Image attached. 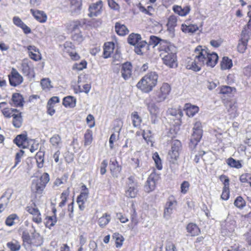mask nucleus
I'll return each instance as SVG.
<instances>
[{"mask_svg":"<svg viewBox=\"0 0 251 251\" xmlns=\"http://www.w3.org/2000/svg\"><path fill=\"white\" fill-rule=\"evenodd\" d=\"M195 55L198 63L201 66L214 67L218 62V56L215 52L210 53L205 47L198 46L195 49Z\"/></svg>","mask_w":251,"mask_h":251,"instance_id":"obj_1","label":"nucleus"},{"mask_svg":"<svg viewBox=\"0 0 251 251\" xmlns=\"http://www.w3.org/2000/svg\"><path fill=\"white\" fill-rule=\"evenodd\" d=\"M163 43V49L160 51V56L163 63L171 68L177 66L176 57V49L175 46L170 43L168 46H164Z\"/></svg>","mask_w":251,"mask_h":251,"instance_id":"obj_2","label":"nucleus"},{"mask_svg":"<svg viewBox=\"0 0 251 251\" xmlns=\"http://www.w3.org/2000/svg\"><path fill=\"white\" fill-rule=\"evenodd\" d=\"M158 76L155 72H151L144 76L136 84L137 87L145 93L151 92L157 83Z\"/></svg>","mask_w":251,"mask_h":251,"instance_id":"obj_3","label":"nucleus"},{"mask_svg":"<svg viewBox=\"0 0 251 251\" xmlns=\"http://www.w3.org/2000/svg\"><path fill=\"white\" fill-rule=\"evenodd\" d=\"M49 180V175L46 173H44L40 177H35L32 180L31 186L32 192L41 194Z\"/></svg>","mask_w":251,"mask_h":251,"instance_id":"obj_4","label":"nucleus"},{"mask_svg":"<svg viewBox=\"0 0 251 251\" xmlns=\"http://www.w3.org/2000/svg\"><path fill=\"white\" fill-rule=\"evenodd\" d=\"M22 239L23 245L25 247L26 249H27L26 245L28 247L31 245L38 247L40 246L43 243V241L39 234L35 232L32 233V237H31L28 232L24 231L22 234Z\"/></svg>","mask_w":251,"mask_h":251,"instance_id":"obj_5","label":"nucleus"},{"mask_svg":"<svg viewBox=\"0 0 251 251\" xmlns=\"http://www.w3.org/2000/svg\"><path fill=\"white\" fill-rule=\"evenodd\" d=\"M126 196L130 198H135L139 192V184L133 176H130L126 182Z\"/></svg>","mask_w":251,"mask_h":251,"instance_id":"obj_6","label":"nucleus"},{"mask_svg":"<svg viewBox=\"0 0 251 251\" xmlns=\"http://www.w3.org/2000/svg\"><path fill=\"white\" fill-rule=\"evenodd\" d=\"M171 91L170 86L167 83H164L159 89L154 92L150 97L151 101L160 102L165 100Z\"/></svg>","mask_w":251,"mask_h":251,"instance_id":"obj_7","label":"nucleus"},{"mask_svg":"<svg viewBox=\"0 0 251 251\" xmlns=\"http://www.w3.org/2000/svg\"><path fill=\"white\" fill-rule=\"evenodd\" d=\"M153 101L148 102V100H146V103L151 116V122L153 124H155L158 122L160 111L159 108Z\"/></svg>","mask_w":251,"mask_h":251,"instance_id":"obj_8","label":"nucleus"},{"mask_svg":"<svg viewBox=\"0 0 251 251\" xmlns=\"http://www.w3.org/2000/svg\"><path fill=\"white\" fill-rule=\"evenodd\" d=\"M159 178L158 175L155 173H152L149 176L144 186L145 192L150 193L154 190L156 183Z\"/></svg>","mask_w":251,"mask_h":251,"instance_id":"obj_9","label":"nucleus"},{"mask_svg":"<svg viewBox=\"0 0 251 251\" xmlns=\"http://www.w3.org/2000/svg\"><path fill=\"white\" fill-rule=\"evenodd\" d=\"M181 147V143L179 140H173L171 143V149L168 152V157L174 159L178 158Z\"/></svg>","mask_w":251,"mask_h":251,"instance_id":"obj_10","label":"nucleus"},{"mask_svg":"<svg viewBox=\"0 0 251 251\" xmlns=\"http://www.w3.org/2000/svg\"><path fill=\"white\" fill-rule=\"evenodd\" d=\"M8 78L10 84L14 87L21 84L23 81L22 76L14 68L12 69L10 74L8 75Z\"/></svg>","mask_w":251,"mask_h":251,"instance_id":"obj_11","label":"nucleus"},{"mask_svg":"<svg viewBox=\"0 0 251 251\" xmlns=\"http://www.w3.org/2000/svg\"><path fill=\"white\" fill-rule=\"evenodd\" d=\"M102 8V2L101 0H99L95 3H92L89 7V17H97L100 15L101 13Z\"/></svg>","mask_w":251,"mask_h":251,"instance_id":"obj_12","label":"nucleus"},{"mask_svg":"<svg viewBox=\"0 0 251 251\" xmlns=\"http://www.w3.org/2000/svg\"><path fill=\"white\" fill-rule=\"evenodd\" d=\"M109 167L112 176L117 177L121 172L122 167L119 164L115 158H112L110 160Z\"/></svg>","mask_w":251,"mask_h":251,"instance_id":"obj_13","label":"nucleus"},{"mask_svg":"<svg viewBox=\"0 0 251 251\" xmlns=\"http://www.w3.org/2000/svg\"><path fill=\"white\" fill-rule=\"evenodd\" d=\"M85 24V20L69 21L66 24V28L70 31H75L82 27Z\"/></svg>","mask_w":251,"mask_h":251,"instance_id":"obj_14","label":"nucleus"},{"mask_svg":"<svg viewBox=\"0 0 251 251\" xmlns=\"http://www.w3.org/2000/svg\"><path fill=\"white\" fill-rule=\"evenodd\" d=\"M132 70V66L130 62H126L122 65L121 73L125 80H127L130 77Z\"/></svg>","mask_w":251,"mask_h":251,"instance_id":"obj_15","label":"nucleus"},{"mask_svg":"<svg viewBox=\"0 0 251 251\" xmlns=\"http://www.w3.org/2000/svg\"><path fill=\"white\" fill-rule=\"evenodd\" d=\"M163 43H165L164 46H168L170 43L167 42L165 40H162L157 36L151 35L150 37V41L149 44L150 45L153 46V47L159 45V50H162L163 49Z\"/></svg>","mask_w":251,"mask_h":251,"instance_id":"obj_16","label":"nucleus"},{"mask_svg":"<svg viewBox=\"0 0 251 251\" xmlns=\"http://www.w3.org/2000/svg\"><path fill=\"white\" fill-rule=\"evenodd\" d=\"M176 201H168L166 202L164 211V217L168 219L176 208Z\"/></svg>","mask_w":251,"mask_h":251,"instance_id":"obj_17","label":"nucleus"},{"mask_svg":"<svg viewBox=\"0 0 251 251\" xmlns=\"http://www.w3.org/2000/svg\"><path fill=\"white\" fill-rule=\"evenodd\" d=\"M11 100L13 104L10 103L11 105L15 107H23L24 103V99L22 95L20 93H13L12 96Z\"/></svg>","mask_w":251,"mask_h":251,"instance_id":"obj_18","label":"nucleus"},{"mask_svg":"<svg viewBox=\"0 0 251 251\" xmlns=\"http://www.w3.org/2000/svg\"><path fill=\"white\" fill-rule=\"evenodd\" d=\"M30 11L34 18L38 22L42 23L46 22L47 20V16L44 11L38 10H34L33 9H31Z\"/></svg>","mask_w":251,"mask_h":251,"instance_id":"obj_19","label":"nucleus"},{"mask_svg":"<svg viewBox=\"0 0 251 251\" xmlns=\"http://www.w3.org/2000/svg\"><path fill=\"white\" fill-rule=\"evenodd\" d=\"M89 192H81L77 198L76 202L78 205L79 208L82 211L84 209L85 203L87 200Z\"/></svg>","mask_w":251,"mask_h":251,"instance_id":"obj_20","label":"nucleus"},{"mask_svg":"<svg viewBox=\"0 0 251 251\" xmlns=\"http://www.w3.org/2000/svg\"><path fill=\"white\" fill-rule=\"evenodd\" d=\"M190 6H185L182 7L178 5H174L173 7V11L180 16H186L190 11Z\"/></svg>","mask_w":251,"mask_h":251,"instance_id":"obj_21","label":"nucleus"},{"mask_svg":"<svg viewBox=\"0 0 251 251\" xmlns=\"http://www.w3.org/2000/svg\"><path fill=\"white\" fill-rule=\"evenodd\" d=\"M235 229L234 225L233 224L226 223L222 225L221 232L223 236H230Z\"/></svg>","mask_w":251,"mask_h":251,"instance_id":"obj_22","label":"nucleus"},{"mask_svg":"<svg viewBox=\"0 0 251 251\" xmlns=\"http://www.w3.org/2000/svg\"><path fill=\"white\" fill-rule=\"evenodd\" d=\"M70 1L72 12L74 14H79L81 9V0H70Z\"/></svg>","mask_w":251,"mask_h":251,"instance_id":"obj_23","label":"nucleus"},{"mask_svg":"<svg viewBox=\"0 0 251 251\" xmlns=\"http://www.w3.org/2000/svg\"><path fill=\"white\" fill-rule=\"evenodd\" d=\"M115 45L113 42H107L104 44L103 48V57L107 58L113 52Z\"/></svg>","mask_w":251,"mask_h":251,"instance_id":"obj_24","label":"nucleus"},{"mask_svg":"<svg viewBox=\"0 0 251 251\" xmlns=\"http://www.w3.org/2000/svg\"><path fill=\"white\" fill-rule=\"evenodd\" d=\"M27 134H21L18 135L14 139V143L19 148L23 149L26 148V147L23 144L27 140Z\"/></svg>","mask_w":251,"mask_h":251,"instance_id":"obj_25","label":"nucleus"},{"mask_svg":"<svg viewBox=\"0 0 251 251\" xmlns=\"http://www.w3.org/2000/svg\"><path fill=\"white\" fill-rule=\"evenodd\" d=\"M50 142L51 145L56 149L59 150L62 145L61 138L58 134H55L52 136L50 140Z\"/></svg>","mask_w":251,"mask_h":251,"instance_id":"obj_26","label":"nucleus"},{"mask_svg":"<svg viewBox=\"0 0 251 251\" xmlns=\"http://www.w3.org/2000/svg\"><path fill=\"white\" fill-rule=\"evenodd\" d=\"M184 108L186 113L189 117H193L199 111V107L198 106L192 105L189 103L185 104Z\"/></svg>","mask_w":251,"mask_h":251,"instance_id":"obj_27","label":"nucleus"},{"mask_svg":"<svg viewBox=\"0 0 251 251\" xmlns=\"http://www.w3.org/2000/svg\"><path fill=\"white\" fill-rule=\"evenodd\" d=\"M201 65L198 63L197 58L195 57L194 60H191L187 62L186 68L195 72L199 71L201 69Z\"/></svg>","mask_w":251,"mask_h":251,"instance_id":"obj_28","label":"nucleus"},{"mask_svg":"<svg viewBox=\"0 0 251 251\" xmlns=\"http://www.w3.org/2000/svg\"><path fill=\"white\" fill-rule=\"evenodd\" d=\"M202 129L193 130V133L191 138V143L195 146L197 145L202 137Z\"/></svg>","mask_w":251,"mask_h":251,"instance_id":"obj_29","label":"nucleus"},{"mask_svg":"<svg viewBox=\"0 0 251 251\" xmlns=\"http://www.w3.org/2000/svg\"><path fill=\"white\" fill-rule=\"evenodd\" d=\"M226 108L231 117L234 118L237 116V107L235 103L228 102L226 104Z\"/></svg>","mask_w":251,"mask_h":251,"instance_id":"obj_30","label":"nucleus"},{"mask_svg":"<svg viewBox=\"0 0 251 251\" xmlns=\"http://www.w3.org/2000/svg\"><path fill=\"white\" fill-rule=\"evenodd\" d=\"M186 229L191 236H196L200 232V230L197 225L194 223H189L186 227Z\"/></svg>","mask_w":251,"mask_h":251,"instance_id":"obj_31","label":"nucleus"},{"mask_svg":"<svg viewBox=\"0 0 251 251\" xmlns=\"http://www.w3.org/2000/svg\"><path fill=\"white\" fill-rule=\"evenodd\" d=\"M115 28L117 33L121 36H124L128 32L127 27L124 25H122L119 23L115 24Z\"/></svg>","mask_w":251,"mask_h":251,"instance_id":"obj_32","label":"nucleus"},{"mask_svg":"<svg viewBox=\"0 0 251 251\" xmlns=\"http://www.w3.org/2000/svg\"><path fill=\"white\" fill-rule=\"evenodd\" d=\"M131 119L132 123L134 127H139L142 122V118L138 115V113L134 111L131 114Z\"/></svg>","mask_w":251,"mask_h":251,"instance_id":"obj_33","label":"nucleus"},{"mask_svg":"<svg viewBox=\"0 0 251 251\" xmlns=\"http://www.w3.org/2000/svg\"><path fill=\"white\" fill-rule=\"evenodd\" d=\"M63 104L66 107H74L76 104V100L72 96H67L63 99Z\"/></svg>","mask_w":251,"mask_h":251,"instance_id":"obj_34","label":"nucleus"},{"mask_svg":"<svg viewBox=\"0 0 251 251\" xmlns=\"http://www.w3.org/2000/svg\"><path fill=\"white\" fill-rule=\"evenodd\" d=\"M111 217L110 214L105 213L98 220V224L100 227H104L110 221Z\"/></svg>","mask_w":251,"mask_h":251,"instance_id":"obj_35","label":"nucleus"},{"mask_svg":"<svg viewBox=\"0 0 251 251\" xmlns=\"http://www.w3.org/2000/svg\"><path fill=\"white\" fill-rule=\"evenodd\" d=\"M141 40V35L137 33H131L130 34L128 37L127 40L128 43L131 45L135 46L136 45L139 41Z\"/></svg>","mask_w":251,"mask_h":251,"instance_id":"obj_36","label":"nucleus"},{"mask_svg":"<svg viewBox=\"0 0 251 251\" xmlns=\"http://www.w3.org/2000/svg\"><path fill=\"white\" fill-rule=\"evenodd\" d=\"M248 38L245 37L242 38L239 42L237 50L240 53H244L247 49Z\"/></svg>","mask_w":251,"mask_h":251,"instance_id":"obj_37","label":"nucleus"},{"mask_svg":"<svg viewBox=\"0 0 251 251\" xmlns=\"http://www.w3.org/2000/svg\"><path fill=\"white\" fill-rule=\"evenodd\" d=\"M21 113L17 114H13V125L16 128H20L22 125L23 119L21 116Z\"/></svg>","mask_w":251,"mask_h":251,"instance_id":"obj_38","label":"nucleus"},{"mask_svg":"<svg viewBox=\"0 0 251 251\" xmlns=\"http://www.w3.org/2000/svg\"><path fill=\"white\" fill-rule=\"evenodd\" d=\"M232 66V60L227 57H224L221 62V67L222 70L229 69Z\"/></svg>","mask_w":251,"mask_h":251,"instance_id":"obj_39","label":"nucleus"},{"mask_svg":"<svg viewBox=\"0 0 251 251\" xmlns=\"http://www.w3.org/2000/svg\"><path fill=\"white\" fill-rule=\"evenodd\" d=\"M93 141V133L92 130L87 129L84 134V145L87 146L90 145Z\"/></svg>","mask_w":251,"mask_h":251,"instance_id":"obj_40","label":"nucleus"},{"mask_svg":"<svg viewBox=\"0 0 251 251\" xmlns=\"http://www.w3.org/2000/svg\"><path fill=\"white\" fill-rule=\"evenodd\" d=\"M45 226L50 229L57 222V218L55 216L47 217L45 219Z\"/></svg>","mask_w":251,"mask_h":251,"instance_id":"obj_41","label":"nucleus"},{"mask_svg":"<svg viewBox=\"0 0 251 251\" xmlns=\"http://www.w3.org/2000/svg\"><path fill=\"white\" fill-rule=\"evenodd\" d=\"M168 159L170 162V167L172 171L176 173L178 170V164L177 160L178 158L172 159L171 157H168Z\"/></svg>","mask_w":251,"mask_h":251,"instance_id":"obj_42","label":"nucleus"},{"mask_svg":"<svg viewBox=\"0 0 251 251\" xmlns=\"http://www.w3.org/2000/svg\"><path fill=\"white\" fill-rule=\"evenodd\" d=\"M226 163L230 167L240 169L242 167V164L239 161L236 160L232 157L229 158L227 160Z\"/></svg>","mask_w":251,"mask_h":251,"instance_id":"obj_43","label":"nucleus"},{"mask_svg":"<svg viewBox=\"0 0 251 251\" xmlns=\"http://www.w3.org/2000/svg\"><path fill=\"white\" fill-rule=\"evenodd\" d=\"M7 247L11 251H18L21 248V246L18 242L14 241L7 243Z\"/></svg>","mask_w":251,"mask_h":251,"instance_id":"obj_44","label":"nucleus"},{"mask_svg":"<svg viewBox=\"0 0 251 251\" xmlns=\"http://www.w3.org/2000/svg\"><path fill=\"white\" fill-rule=\"evenodd\" d=\"M234 205L239 209H243L246 205V201L241 196L237 197L234 202Z\"/></svg>","mask_w":251,"mask_h":251,"instance_id":"obj_45","label":"nucleus"},{"mask_svg":"<svg viewBox=\"0 0 251 251\" xmlns=\"http://www.w3.org/2000/svg\"><path fill=\"white\" fill-rule=\"evenodd\" d=\"M152 158L155 163V165L158 170H161L162 169V164L161 160L157 152L153 154Z\"/></svg>","mask_w":251,"mask_h":251,"instance_id":"obj_46","label":"nucleus"},{"mask_svg":"<svg viewBox=\"0 0 251 251\" xmlns=\"http://www.w3.org/2000/svg\"><path fill=\"white\" fill-rule=\"evenodd\" d=\"M19 218L16 214L10 215L5 220V224L9 226H13L15 224V220H18Z\"/></svg>","mask_w":251,"mask_h":251,"instance_id":"obj_47","label":"nucleus"},{"mask_svg":"<svg viewBox=\"0 0 251 251\" xmlns=\"http://www.w3.org/2000/svg\"><path fill=\"white\" fill-rule=\"evenodd\" d=\"M69 195V188H68V189L64 191L61 194L60 198L61 199L62 201L59 204V206L60 207H62L65 205L67 201V197H68Z\"/></svg>","mask_w":251,"mask_h":251,"instance_id":"obj_48","label":"nucleus"},{"mask_svg":"<svg viewBox=\"0 0 251 251\" xmlns=\"http://www.w3.org/2000/svg\"><path fill=\"white\" fill-rule=\"evenodd\" d=\"M143 137L145 140L147 142L148 144H151V146H153L152 137L151 135V132L150 130L148 131V132H146L145 131H143Z\"/></svg>","mask_w":251,"mask_h":251,"instance_id":"obj_49","label":"nucleus"},{"mask_svg":"<svg viewBox=\"0 0 251 251\" xmlns=\"http://www.w3.org/2000/svg\"><path fill=\"white\" fill-rule=\"evenodd\" d=\"M51 81L49 78H43L41 80V85L43 89L50 90L52 86L50 84Z\"/></svg>","mask_w":251,"mask_h":251,"instance_id":"obj_50","label":"nucleus"},{"mask_svg":"<svg viewBox=\"0 0 251 251\" xmlns=\"http://www.w3.org/2000/svg\"><path fill=\"white\" fill-rule=\"evenodd\" d=\"M24 153H25V151L23 150H21L19 152H18L16 154L15 159V164L12 167L11 169H13L14 168H15L17 166V165L21 162V158H22V156H23Z\"/></svg>","mask_w":251,"mask_h":251,"instance_id":"obj_51","label":"nucleus"},{"mask_svg":"<svg viewBox=\"0 0 251 251\" xmlns=\"http://www.w3.org/2000/svg\"><path fill=\"white\" fill-rule=\"evenodd\" d=\"M168 113L171 115L180 118L182 116V112L180 109L171 108L168 110Z\"/></svg>","mask_w":251,"mask_h":251,"instance_id":"obj_52","label":"nucleus"},{"mask_svg":"<svg viewBox=\"0 0 251 251\" xmlns=\"http://www.w3.org/2000/svg\"><path fill=\"white\" fill-rule=\"evenodd\" d=\"M177 18L175 15H171L168 20L167 25L170 27H173L176 25Z\"/></svg>","mask_w":251,"mask_h":251,"instance_id":"obj_53","label":"nucleus"},{"mask_svg":"<svg viewBox=\"0 0 251 251\" xmlns=\"http://www.w3.org/2000/svg\"><path fill=\"white\" fill-rule=\"evenodd\" d=\"M114 237L116 238V247L117 248H120L123 243L124 238L122 235L119 234H115Z\"/></svg>","mask_w":251,"mask_h":251,"instance_id":"obj_54","label":"nucleus"},{"mask_svg":"<svg viewBox=\"0 0 251 251\" xmlns=\"http://www.w3.org/2000/svg\"><path fill=\"white\" fill-rule=\"evenodd\" d=\"M220 179L223 183V184L224 185V189H228L229 185V179L228 177L225 175H221L220 176Z\"/></svg>","mask_w":251,"mask_h":251,"instance_id":"obj_55","label":"nucleus"},{"mask_svg":"<svg viewBox=\"0 0 251 251\" xmlns=\"http://www.w3.org/2000/svg\"><path fill=\"white\" fill-rule=\"evenodd\" d=\"M189 187L190 184L189 182L187 181H184L180 186L181 192L184 194H186L188 192Z\"/></svg>","mask_w":251,"mask_h":251,"instance_id":"obj_56","label":"nucleus"},{"mask_svg":"<svg viewBox=\"0 0 251 251\" xmlns=\"http://www.w3.org/2000/svg\"><path fill=\"white\" fill-rule=\"evenodd\" d=\"M26 209L28 212L33 215V216H36L37 214H39V212H40L38 209L35 207V205L34 207L32 206H27Z\"/></svg>","mask_w":251,"mask_h":251,"instance_id":"obj_57","label":"nucleus"},{"mask_svg":"<svg viewBox=\"0 0 251 251\" xmlns=\"http://www.w3.org/2000/svg\"><path fill=\"white\" fill-rule=\"evenodd\" d=\"M67 179L68 176L67 175H64L60 178H57L54 182V184L57 186H59L67 182Z\"/></svg>","mask_w":251,"mask_h":251,"instance_id":"obj_58","label":"nucleus"},{"mask_svg":"<svg viewBox=\"0 0 251 251\" xmlns=\"http://www.w3.org/2000/svg\"><path fill=\"white\" fill-rule=\"evenodd\" d=\"M233 88L228 86H223L221 88L220 93L223 94H228L231 93Z\"/></svg>","mask_w":251,"mask_h":251,"instance_id":"obj_59","label":"nucleus"},{"mask_svg":"<svg viewBox=\"0 0 251 251\" xmlns=\"http://www.w3.org/2000/svg\"><path fill=\"white\" fill-rule=\"evenodd\" d=\"M243 239L249 245H251V230H250L243 235Z\"/></svg>","mask_w":251,"mask_h":251,"instance_id":"obj_60","label":"nucleus"},{"mask_svg":"<svg viewBox=\"0 0 251 251\" xmlns=\"http://www.w3.org/2000/svg\"><path fill=\"white\" fill-rule=\"evenodd\" d=\"M42 152H38L36 154V157L37 159V162L38 163V167L42 168L43 167V163L44 162V159L42 157Z\"/></svg>","mask_w":251,"mask_h":251,"instance_id":"obj_61","label":"nucleus"},{"mask_svg":"<svg viewBox=\"0 0 251 251\" xmlns=\"http://www.w3.org/2000/svg\"><path fill=\"white\" fill-rule=\"evenodd\" d=\"M249 179H251V174H244L242 175L240 177V180L241 182L245 183L248 182Z\"/></svg>","mask_w":251,"mask_h":251,"instance_id":"obj_62","label":"nucleus"},{"mask_svg":"<svg viewBox=\"0 0 251 251\" xmlns=\"http://www.w3.org/2000/svg\"><path fill=\"white\" fill-rule=\"evenodd\" d=\"M13 22L15 25L21 27L25 23L18 16H14L13 18Z\"/></svg>","mask_w":251,"mask_h":251,"instance_id":"obj_63","label":"nucleus"},{"mask_svg":"<svg viewBox=\"0 0 251 251\" xmlns=\"http://www.w3.org/2000/svg\"><path fill=\"white\" fill-rule=\"evenodd\" d=\"M89 251H98V246L96 242L93 240L90 241L89 244Z\"/></svg>","mask_w":251,"mask_h":251,"instance_id":"obj_64","label":"nucleus"}]
</instances>
